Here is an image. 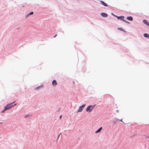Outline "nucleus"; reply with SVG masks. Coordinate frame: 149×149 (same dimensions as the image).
I'll use <instances>...</instances> for the list:
<instances>
[{
	"label": "nucleus",
	"instance_id": "obj_2",
	"mask_svg": "<svg viewBox=\"0 0 149 149\" xmlns=\"http://www.w3.org/2000/svg\"><path fill=\"white\" fill-rule=\"evenodd\" d=\"M95 105H94L93 106H89L86 109V111L87 112H90L93 109L94 107V106Z\"/></svg>",
	"mask_w": 149,
	"mask_h": 149
},
{
	"label": "nucleus",
	"instance_id": "obj_4",
	"mask_svg": "<svg viewBox=\"0 0 149 149\" xmlns=\"http://www.w3.org/2000/svg\"><path fill=\"white\" fill-rule=\"evenodd\" d=\"M143 23L149 26V23L146 20H143Z\"/></svg>",
	"mask_w": 149,
	"mask_h": 149
},
{
	"label": "nucleus",
	"instance_id": "obj_8",
	"mask_svg": "<svg viewBox=\"0 0 149 149\" xmlns=\"http://www.w3.org/2000/svg\"><path fill=\"white\" fill-rule=\"evenodd\" d=\"M127 20H130V21H132L133 20V18L131 16H129V17H127Z\"/></svg>",
	"mask_w": 149,
	"mask_h": 149
},
{
	"label": "nucleus",
	"instance_id": "obj_15",
	"mask_svg": "<svg viewBox=\"0 0 149 149\" xmlns=\"http://www.w3.org/2000/svg\"><path fill=\"white\" fill-rule=\"evenodd\" d=\"M57 36V34H56L54 36V38H55Z\"/></svg>",
	"mask_w": 149,
	"mask_h": 149
},
{
	"label": "nucleus",
	"instance_id": "obj_13",
	"mask_svg": "<svg viewBox=\"0 0 149 149\" xmlns=\"http://www.w3.org/2000/svg\"><path fill=\"white\" fill-rule=\"evenodd\" d=\"M118 29L119 30L125 32V31H124L123 29L121 28H118Z\"/></svg>",
	"mask_w": 149,
	"mask_h": 149
},
{
	"label": "nucleus",
	"instance_id": "obj_16",
	"mask_svg": "<svg viewBox=\"0 0 149 149\" xmlns=\"http://www.w3.org/2000/svg\"><path fill=\"white\" fill-rule=\"evenodd\" d=\"M5 111V109H4L3 110V111H2V113H3V112Z\"/></svg>",
	"mask_w": 149,
	"mask_h": 149
},
{
	"label": "nucleus",
	"instance_id": "obj_10",
	"mask_svg": "<svg viewBox=\"0 0 149 149\" xmlns=\"http://www.w3.org/2000/svg\"><path fill=\"white\" fill-rule=\"evenodd\" d=\"M143 36L145 37H147L149 38V35L146 33H145L143 34Z\"/></svg>",
	"mask_w": 149,
	"mask_h": 149
},
{
	"label": "nucleus",
	"instance_id": "obj_19",
	"mask_svg": "<svg viewBox=\"0 0 149 149\" xmlns=\"http://www.w3.org/2000/svg\"><path fill=\"white\" fill-rule=\"evenodd\" d=\"M60 134H61L59 135V136H58V137H59V136H60Z\"/></svg>",
	"mask_w": 149,
	"mask_h": 149
},
{
	"label": "nucleus",
	"instance_id": "obj_6",
	"mask_svg": "<svg viewBox=\"0 0 149 149\" xmlns=\"http://www.w3.org/2000/svg\"><path fill=\"white\" fill-rule=\"evenodd\" d=\"M52 84L54 86H56L57 84L56 81L55 80H54L52 81Z\"/></svg>",
	"mask_w": 149,
	"mask_h": 149
},
{
	"label": "nucleus",
	"instance_id": "obj_14",
	"mask_svg": "<svg viewBox=\"0 0 149 149\" xmlns=\"http://www.w3.org/2000/svg\"><path fill=\"white\" fill-rule=\"evenodd\" d=\"M123 21L126 23H128V22L126 20H125L124 19H123Z\"/></svg>",
	"mask_w": 149,
	"mask_h": 149
},
{
	"label": "nucleus",
	"instance_id": "obj_12",
	"mask_svg": "<svg viewBox=\"0 0 149 149\" xmlns=\"http://www.w3.org/2000/svg\"><path fill=\"white\" fill-rule=\"evenodd\" d=\"M116 16L117 17V18L118 19H120V17L122 18V19H124V17L123 16H120V17H118L117 16Z\"/></svg>",
	"mask_w": 149,
	"mask_h": 149
},
{
	"label": "nucleus",
	"instance_id": "obj_18",
	"mask_svg": "<svg viewBox=\"0 0 149 149\" xmlns=\"http://www.w3.org/2000/svg\"><path fill=\"white\" fill-rule=\"evenodd\" d=\"M120 19H122V18L120 17Z\"/></svg>",
	"mask_w": 149,
	"mask_h": 149
},
{
	"label": "nucleus",
	"instance_id": "obj_7",
	"mask_svg": "<svg viewBox=\"0 0 149 149\" xmlns=\"http://www.w3.org/2000/svg\"><path fill=\"white\" fill-rule=\"evenodd\" d=\"M100 1L101 4L103 5L104 6H108V5L107 3L104 2V1Z\"/></svg>",
	"mask_w": 149,
	"mask_h": 149
},
{
	"label": "nucleus",
	"instance_id": "obj_11",
	"mask_svg": "<svg viewBox=\"0 0 149 149\" xmlns=\"http://www.w3.org/2000/svg\"><path fill=\"white\" fill-rule=\"evenodd\" d=\"M33 14V12H31L26 15V17H28L29 15H32Z\"/></svg>",
	"mask_w": 149,
	"mask_h": 149
},
{
	"label": "nucleus",
	"instance_id": "obj_9",
	"mask_svg": "<svg viewBox=\"0 0 149 149\" xmlns=\"http://www.w3.org/2000/svg\"><path fill=\"white\" fill-rule=\"evenodd\" d=\"M102 127H100V128H99L95 132L96 133H99L100 132L101 130H102Z\"/></svg>",
	"mask_w": 149,
	"mask_h": 149
},
{
	"label": "nucleus",
	"instance_id": "obj_17",
	"mask_svg": "<svg viewBox=\"0 0 149 149\" xmlns=\"http://www.w3.org/2000/svg\"><path fill=\"white\" fill-rule=\"evenodd\" d=\"M62 117V116L61 115L60 116V117H59V118H60V119H61V118Z\"/></svg>",
	"mask_w": 149,
	"mask_h": 149
},
{
	"label": "nucleus",
	"instance_id": "obj_5",
	"mask_svg": "<svg viewBox=\"0 0 149 149\" xmlns=\"http://www.w3.org/2000/svg\"><path fill=\"white\" fill-rule=\"evenodd\" d=\"M101 15L102 17H107V15L105 13H102L101 14Z\"/></svg>",
	"mask_w": 149,
	"mask_h": 149
},
{
	"label": "nucleus",
	"instance_id": "obj_3",
	"mask_svg": "<svg viewBox=\"0 0 149 149\" xmlns=\"http://www.w3.org/2000/svg\"><path fill=\"white\" fill-rule=\"evenodd\" d=\"M85 105L86 104H84L82 106H80L77 110V112H81L82 111L83 108L84 107Z\"/></svg>",
	"mask_w": 149,
	"mask_h": 149
},
{
	"label": "nucleus",
	"instance_id": "obj_1",
	"mask_svg": "<svg viewBox=\"0 0 149 149\" xmlns=\"http://www.w3.org/2000/svg\"><path fill=\"white\" fill-rule=\"evenodd\" d=\"M15 102L12 103H10V104H7L5 107V110H8L14 106L16 105L17 104H15L13 105H11L13 104Z\"/></svg>",
	"mask_w": 149,
	"mask_h": 149
}]
</instances>
